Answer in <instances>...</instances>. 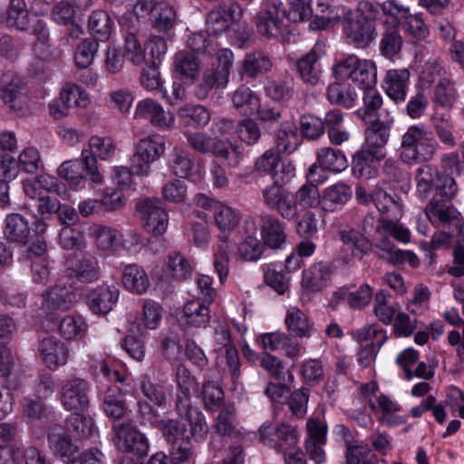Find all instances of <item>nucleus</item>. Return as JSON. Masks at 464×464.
I'll return each mask as SVG.
<instances>
[{
	"label": "nucleus",
	"instance_id": "6e6552de",
	"mask_svg": "<svg viewBox=\"0 0 464 464\" xmlns=\"http://www.w3.org/2000/svg\"><path fill=\"white\" fill-rule=\"evenodd\" d=\"M146 24V16H140L136 13V4L132 12L122 15L120 20V25L125 38V50L129 54H131L130 59L136 65L141 64L145 60L141 39L144 38Z\"/></svg>",
	"mask_w": 464,
	"mask_h": 464
},
{
	"label": "nucleus",
	"instance_id": "69168bd1",
	"mask_svg": "<svg viewBox=\"0 0 464 464\" xmlns=\"http://www.w3.org/2000/svg\"><path fill=\"white\" fill-rule=\"evenodd\" d=\"M294 198L296 208L298 206L304 208H316L321 202L318 187L307 182L297 189Z\"/></svg>",
	"mask_w": 464,
	"mask_h": 464
},
{
	"label": "nucleus",
	"instance_id": "f03ea898",
	"mask_svg": "<svg viewBox=\"0 0 464 464\" xmlns=\"http://www.w3.org/2000/svg\"><path fill=\"white\" fill-rule=\"evenodd\" d=\"M457 192L458 185L455 179L445 172L441 173L440 179L437 181L435 193L425 208L426 216L432 224L445 227L458 218L459 213L450 203Z\"/></svg>",
	"mask_w": 464,
	"mask_h": 464
},
{
	"label": "nucleus",
	"instance_id": "0eeeda50",
	"mask_svg": "<svg viewBox=\"0 0 464 464\" xmlns=\"http://www.w3.org/2000/svg\"><path fill=\"white\" fill-rule=\"evenodd\" d=\"M232 64L233 53L228 49L218 51V65L203 72L200 81L195 86V96L199 101H203L213 90L224 88L228 82Z\"/></svg>",
	"mask_w": 464,
	"mask_h": 464
},
{
	"label": "nucleus",
	"instance_id": "8fccbe9b",
	"mask_svg": "<svg viewBox=\"0 0 464 464\" xmlns=\"http://www.w3.org/2000/svg\"><path fill=\"white\" fill-rule=\"evenodd\" d=\"M235 132L238 139L248 146H254L261 140L262 132L259 124L251 118L237 121Z\"/></svg>",
	"mask_w": 464,
	"mask_h": 464
},
{
	"label": "nucleus",
	"instance_id": "20e7f679",
	"mask_svg": "<svg viewBox=\"0 0 464 464\" xmlns=\"http://www.w3.org/2000/svg\"><path fill=\"white\" fill-rule=\"evenodd\" d=\"M350 80L353 88H358L362 95L363 105L368 110L380 109L382 99L374 89L376 83V68L372 63L360 60L354 55H350Z\"/></svg>",
	"mask_w": 464,
	"mask_h": 464
},
{
	"label": "nucleus",
	"instance_id": "c756f323",
	"mask_svg": "<svg viewBox=\"0 0 464 464\" xmlns=\"http://www.w3.org/2000/svg\"><path fill=\"white\" fill-rule=\"evenodd\" d=\"M140 390L144 397L137 402L140 418L141 403H147L152 411H157L156 407L163 408L167 405V392L164 385L153 382L148 376H143L140 382Z\"/></svg>",
	"mask_w": 464,
	"mask_h": 464
},
{
	"label": "nucleus",
	"instance_id": "7ed1b4c3",
	"mask_svg": "<svg viewBox=\"0 0 464 464\" xmlns=\"http://www.w3.org/2000/svg\"><path fill=\"white\" fill-rule=\"evenodd\" d=\"M214 218L217 227L221 231L220 244L214 257V266L220 282L223 283L228 274L229 254L234 249V244L228 240L227 232H230L237 227L240 215L232 208L220 204L215 205Z\"/></svg>",
	"mask_w": 464,
	"mask_h": 464
},
{
	"label": "nucleus",
	"instance_id": "412c9836",
	"mask_svg": "<svg viewBox=\"0 0 464 464\" xmlns=\"http://www.w3.org/2000/svg\"><path fill=\"white\" fill-rule=\"evenodd\" d=\"M37 351L44 365L53 371L66 364L69 358V348L54 336H46L41 339Z\"/></svg>",
	"mask_w": 464,
	"mask_h": 464
},
{
	"label": "nucleus",
	"instance_id": "4468645a",
	"mask_svg": "<svg viewBox=\"0 0 464 464\" xmlns=\"http://www.w3.org/2000/svg\"><path fill=\"white\" fill-rule=\"evenodd\" d=\"M165 146L150 137L140 140L136 150L130 158V169L135 175L148 176L150 164L164 154Z\"/></svg>",
	"mask_w": 464,
	"mask_h": 464
},
{
	"label": "nucleus",
	"instance_id": "f257e3e1",
	"mask_svg": "<svg viewBox=\"0 0 464 464\" xmlns=\"http://www.w3.org/2000/svg\"><path fill=\"white\" fill-rule=\"evenodd\" d=\"M367 105H363L355 111V114L366 125L364 130L365 142L362 149L353 156V172L362 175L365 167H368L373 160H380L384 157L382 151L387 144L391 129L393 123L392 119L382 121L376 116L379 109L368 110Z\"/></svg>",
	"mask_w": 464,
	"mask_h": 464
},
{
	"label": "nucleus",
	"instance_id": "680f3d73",
	"mask_svg": "<svg viewBox=\"0 0 464 464\" xmlns=\"http://www.w3.org/2000/svg\"><path fill=\"white\" fill-rule=\"evenodd\" d=\"M99 43L95 38H86L79 46L74 54L75 64L82 69L88 68L99 49Z\"/></svg>",
	"mask_w": 464,
	"mask_h": 464
},
{
	"label": "nucleus",
	"instance_id": "7c9ffc66",
	"mask_svg": "<svg viewBox=\"0 0 464 464\" xmlns=\"http://www.w3.org/2000/svg\"><path fill=\"white\" fill-rule=\"evenodd\" d=\"M272 68L270 58L261 51L246 53L239 70L241 76L256 79L269 72Z\"/></svg>",
	"mask_w": 464,
	"mask_h": 464
},
{
	"label": "nucleus",
	"instance_id": "72a5a7b5",
	"mask_svg": "<svg viewBox=\"0 0 464 464\" xmlns=\"http://www.w3.org/2000/svg\"><path fill=\"white\" fill-rule=\"evenodd\" d=\"M215 431L223 437H237L240 434L237 429L236 409L232 403H224L215 419Z\"/></svg>",
	"mask_w": 464,
	"mask_h": 464
},
{
	"label": "nucleus",
	"instance_id": "a211bd4d",
	"mask_svg": "<svg viewBox=\"0 0 464 464\" xmlns=\"http://www.w3.org/2000/svg\"><path fill=\"white\" fill-rule=\"evenodd\" d=\"M175 408L179 416L186 421L189 440L203 441L208 433V425L202 411L191 402L187 403L186 400H180Z\"/></svg>",
	"mask_w": 464,
	"mask_h": 464
},
{
	"label": "nucleus",
	"instance_id": "3c124183",
	"mask_svg": "<svg viewBox=\"0 0 464 464\" xmlns=\"http://www.w3.org/2000/svg\"><path fill=\"white\" fill-rule=\"evenodd\" d=\"M276 440H274L273 448L277 452H285L293 450L298 441V433L295 427L282 423L275 430Z\"/></svg>",
	"mask_w": 464,
	"mask_h": 464
},
{
	"label": "nucleus",
	"instance_id": "4d7b16f0",
	"mask_svg": "<svg viewBox=\"0 0 464 464\" xmlns=\"http://www.w3.org/2000/svg\"><path fill=\"white\" fill-rule=\"evenodd\" d=\"M86 329V324L81 316L65 315L59 323L58 331L65 340H75L81 337Z\"/></svg>",
	"mask_w": 464,
	"mask_h": 464
},
{
	"label": "nucleus",
	"instance_id": "4c0bfd02",
	"mask_svg": "<svg viewBox=\"0 0 464 464\" xmlns=\"http://www.w3.org/2000/svg\"><path fill=\"white\" fill-rule=\"evenodd\" d=\"M9 456L13 464H52L46 455L34 446L14 445L9 450Z\"/></svg>",
	"mask_w": 464,
	"mask_h": 464
},
{
	"label": "nucleus",
	"instance_id": "6e6d98bb",
	"mask_svg": "<svg viewBox=\"0 0 464 464\" xmlns=\"http://www.w3.org/2000/svg\"><path fill=\"white\" fill-rule=\"evenodd\" d=\"M287 330L295 337L310 336L309 325L305 314L299 309L289 310L285 319Z\"/></svg>",
	"mask_w": 464,
	"mask_h": 464
},
{
	"label": "nucleus",
	"instance_id": "052dcab7",
	"mask_svg": "<svg viewBox=\"0 0 464 464\" xmlns=\"http://www.w3.org/2000/svg\"><path fill=\"white\" fill-rule=\"evenodd\" d=\"M59 100L64 109L85 108L89 103L87 94L77 85H68L63 88Z\"/></svg>",
	"mask_w": 464,
	"mask_h": 464
},
{
	"label": "nucleus",
	"instance_id": "58836bf2",
	"mask_svg": "<svg viewBox=\"0 0 464 464\" xmlns=\"http://www.w3.org/2000/svg\"><path fill=\"white\" fill-rule=\"evenodd\" d=\"M169 165L175 176L186 179L192 173L193 157L185 149L175 147L169 154Z\"/></svg>",
	"mask_w": 464,
	"mask_h": 464
},
{
	"label": "nucleus",
	"instance_id": "603ef678",
	"mask_svg": "<svg viewBox=\"0 0 464 464\" xmlns=\"http://www.w3.org/2000/svg\"><path fill=\"white\" fill-rule=\"evenodd\" d=\"M6 24L17 30H25L29 24V14L24 0H10Z\"/></svg>",
	"mask_w": 464,
	"mask_h": 464
},
{
	"label": "nucleus",
	"instance_id": "de8ad7c7",
	"mask_svg": "<svg viewBox=\"0 0 464 464\" xmlns=\"http://www.w3.org/2000/svg\"><path fill=\"white\" fill-rule=\"evenodd\" d=\"M402 37L396 28L385 30L380 42L381 53L389 60H393L401 51Z\"/></svg>",
	"mask_w": 464,
	"mask_h": 464
},
{
	"label": "nucleus",
	"instance_id": "9d476101",
	"mask_svg": "<svg viewBox=\"0 0 464 464\" xmlns=\"http://www.w3.org/2000/svg\"><path fill=\"white\" fill-rule=\"evenodd\" d=\"M287 18L283 3L279 0H268L256 16L257 32L266 38H278L284 29V18Z\"/></svg>",
	"mask_w": 464,
	"mask_h": 464
},
{
	"label": "nucleus",
	"instance_id": "e2e57ef3",
	"mask_svg": "<svg viewBox=\"0 0 464 464\" xmlns=\"http://www.w3.org/2000/svg\"><path fill=\"white\" fill-rule=\"evenodd\" d=\"M68 431L74 432L80 438H88L94 429V421L90 416L72 413L66 420Z\"/></svg>",
	"mask_w": 464,
	"mask_h": 464
},
{
	"label": "nucleus",
	"instance_id": "2eb2a0df",
	"mask_svg": "<svg viewBox=\"0 0 464 464\" xmlns=\"http://www.w3.org/2000/svg\"><path fill=\"white\" fill-rule=\"evenodd\" d=\"M48 441L56 456L66 464H81L82 459L88 454L102 452L91 449L81 452L79 447L72 443L70 436L61 427H53L48 432Z\"/></svg>",
	"mask_w": 464,
	"mask_h": 464
},
{
	"label": "nucleus",
	"instance_id": "c03bdc74",
	"mask_svg": "<svg viewBox=\"0 0 464 464\" xmlns=\"http://www.w3.org/2000/svg\"><path fill=\"white\" fill-rule=\"evenodd\" d=\"M297 128L293 123L285 122L276 135V151L278 153H292L297 146Z\"/></svg>",
	"mask_w": 464,
	"mask_h": 464
},
{
	"label": "nucleus",
	"instance_id": "f8f14e48",
	"mask_svg": "<svg viewBox=\"0 0 464 464\" xmlns=\"http://www.w3.org/2000/svg\"><path fill=\"white\" fill-rule=\"evenodd\" d=\"M140 420L158 429L166 442L170 445L179 442L188 435L186 424H181L176 419H162L157 411H152L147 403L140 404Z\"/></svg>",
	"mask_w": 464,
	"mask_h": 464
},
{
	"label": "nucleus",
	"instance_id": "bf43d9fd",
	"mask_svg": "<svg viewBox=\"0 0 464 464\" xmlns=\"http://www.w3.org/2000/svg\"><path fill=\"white\" fill-rule=\"evenodd\" d=\"M208 31H200L192 34L188 39V46L194 53H208L212 55L216 53L217 44L214 39L210 38Z\"/></svg>",
	"mask_w": 464,
	"mask_h": 464
},
{
	"label": "nucleus",
	"instance_id": "774afa93",
	"mask_svg": "<svg viewBox=\"0 0 464 464\" xmlns=\"http://www.w3.org/2000/svg\"><path fill=\"white\" fill-rule=\"evenodd\" d=\"M89 235L95 239L97 247L102 250L111 249L117 238L116 230L101 225L90 227Z\"/></svg>",
	"mask_w": 464,
	"mask_h": 464
},
{
	"label": "nucleus",
	"instance_id": "473e14b6",
	"mask_svg": "<svg viewBox=\"0 0 464 464\" xmlns=\"http://www.w3.org/2000/svg\"><path fill=\"white\" fill-rule=\"evenodd\" d=\"M212 156L222 160L225 166L237 169L244 159V149L237 142L219 138Z\"/></svg>",
	"mask_w": 464,
	"mask_h": 464
},
{
	"label": "nucleus",
	"instance_id": "2f4dec72",
	"mask_svg": "<svg viewBox=\"0 0 464 464\" xmlns=\"http://www.w3.org/2000/svg\"><path fill=\"white\" fill-rule=\"evenodd\" d=\"M121 280L125 289L136 295L146 293L150 285L146 271L136 264L125 266Z\"/></svg>",
	"mask_w": 464,
	"mask_h": 464
},
{
	"label": "nucleus",
	"instance_id": "9b49d317",
	"mask_svg": "<svg viewBox=\"0 0 464 464\" xmlns=\"http://www.w3.org/2000/svg\"><path fill=\"white\" fill-rule=\"evenodd\" d=\"M0 97L10 110L20 112L28 103L25 82L14 72H5L0 77Z\"/></svg>",
	"mask_w": 464,
	"mask_h": 464
},
{
	"label": "nucleus",
	"instance_id": "1a4fd4ad",
	"mask_svg": "<svg viewBox=\"0 0 464 464\" xmlns=\"http://www.w3.org/2000/svg\"><path fill=\"white\" fill-rule=\"evenodd\" d=\"M111 430L114 443L119 450L138 457H145L148 454L149 440L130 420L114 422Z\"/></svg>",
	"mask_w": 464,
	"mask_h": 464
},
{
	"label": "nucleus",
	"instance_id": "5fc2aeb1",
	"mask_svg": "<svg viewBox=\"0 0 464 464\" xmlns=\"http://www.w3.org/2000/svg\"><path fill=\"white\" fill-rule=\"evenodd\" d=\"M169 446V450L167 459L169 460L170 464H183L188 462L195 456V450L189 436H186L181 441Z\"/></svg>",
	"mask_w": 464,
	"mask_h": 464
},
{
	"label": "nucleus",
	"instance_id": "ddd939ff",
	"mask_svg": "<svg viewBox=\"0 0 464 464\" xmlns=\"http://www.w3.org/2000/svg\"><path fill=\"white\" fill-rule=\"evenodd\" d=\"M136 209L141 216L144 229L154 236L165 233L169 224L168 213L163 203L157 198H147L139 201Z\"/></svg>",
	"mask_w": 464,
	"mask_h": 464
},
{
	"label": "nucleus",
	"instance_id": "b1692460",
	"mask_svg": "<svg viewBox=\"0 0 464 464\" xmlns=\"http://www.w3.org/2000/svg\"><path fill=\"white\" fill-rule=\"evenodd\" d=\"M324 54L323 44L317 43L312 50L296 61L297 72L304 82L311 85H315L319 82L322 73L319 61Z\"/></svg>",
	"mask_w": 464,
	"mask_h": 464
},
{
	"label": "nucleus",
	"instance_id": "5701e85b",
	"mask_svg": "<svg viewBox=\"0 0 464 464\" xmlns=\"http://www.w3.org/2000/svg\"><path fill=\"white\" fill-rule=\"evenodd\" d=\"M202 62L190 51L178 52L173 60V70L178 79L185 84H194L200 75Z\"/></svg>",
	"mask_w": 464,
	"mask_h": 464
},
{
	"label": "nucleus",
	"instance_id": "f3484780",
	"mask_svg": "<svg viewBox=\"0 0 464 464\" xmlns=\"http://www.w3.org/2000/svg\"><path fill=\"white\" fill-rule=\"evenodd\" d=\"M90 384L79 377L65 381L61 386L60 396L62 404L69 411H83L90 404Z\"/></svg>",
	"mask_w": 464,
	"mask_h": 464
},
{
	"label": "nucleus",
	"instance_id": "13d9d810",
	"mask_svg": "<svg viewBox=\"0 0 464 464\" xmlns=\"http://www.w3.org/2000/svg\"><path fill=\"white\" fill-rule=\"evenodd\" d=\"M168 269L171 276L178 280H185L192 274L189 261L179 252H170L167 256Z\"/></svg>",
	"mask_w": 464,
	"mask_h": 464
},
{
	"label": "nucleus",
	"instance_id": "bb28decb",
	"mask_svg": "<svg viewBox=\"0 0 464 464\" xmlns=\"http://www.w3.org/2000/svg\"><path fill=\"white\" fill-rule=\"evenodd\" d=\"M43 307L50 312L69 310L75 299V294L72 285H66L60 279L54 286L43 295Z\"/></svg>",
	"mask_w": 464,
	"mask_h": 464
},
{
	"label": "nucleus",
	"instance_id": "393cba45",
	"mask_svg": "<svg viewBox=\"0 0 464 464\" xmlns=\"http://www.w3.org/2000/svg\"><path fill=\"white\" fill-rule=\"evenodd\" d=\"M101 408L104 414L111 420H126L129 409L126 395L117 385L106 388L102 397Z\"/></svg>",
	"mask_w": 464,
	"mask_h": 464
},
{
	"label": "nucleus",
	"instance_id": "79ce46f5",
	"mask_svg": "<svg viewBox=\"0 0 464 464\" xmlns=\"http://www.w3.org/2000/svg\"><path fill=\"white\" fill-rule=\"evenodd\" d=\"M441 173L430 165L418 169L416 174L417 190L421 198H428L430 191L435 192L437 181L440 179Z\"/></svg>",
	"mask_w": 464,
	"mask_h": 464
},
{
	"label": "nucleus",
	"instance_id": "c85d7f7f",
	"mask_svg": "<svg viewBox=\"0 0 464 464\" xmlns=\"http://www.w3.org/2000/svg\"><path fill=\"white\" fill-rule=\"evenodd\" d=\"M119 297V290L101 285L87 295L86 304L95 314H107L112 310Z\"/></svg>",
	"mask_w": 464,
	"mask_h": 464
},
{
	"label": "nucleus",
	"instance_id": "e433bc0d",
	"mask_svg": "<svg viewBox=\"0 0 464 464\" xmlns=\"http://www.w3.org/2000/svg\"><path fill=\"white\" fill-rule=\"evenodd\" d=\"M178 116L185 126L194 128L206 127L211 118L210 111L202 105L186 104L178 110Z\"/></svg>",
	"mask_w": 464,
	"mask_h": 464
},
{
	"label": "nucleus",
	"instance_id": "4be33fe9",
	"mask_svg": "<svg viewBox=\"0 0 464 464\" xmlns=\"http://www.w3.org/2000/svg\"><path fill=\"white\" fill-rule=\"evenodd\" d=\"M123 206V193L121 190L106 188L101 200L86 199L79 203L78 212L87 218L92 214L115 211Z\"/></svg>",
	"mask_w": 464,
	"mask_h": 464
},
{
	"label": "nucleus",
	"instance_id": "423d86ee",
	"mask_svg": "<svg viewBox=\"0 0 464 464\" xmlns=\"http://www.w3.org/2000/svg\"><path fill=\"white\" fill-rule=\"evenodd\" d=\"M136 13L140 16H146L147 23L155 32L164 34L169 39L173 37L177 14L169 4L156 0H138Z\"/></svg>",
	"mask_w": 464,
	"mask_h": 464
},
{
	"label": "nucleus",
	"instance_id": "a878e982",
	"mask_svg": "<svg viewBox=\"0 0 464 464\" xmlns=\"http://www.w3.org/2000/svg\"><path fill=\"white\" fill-rule=\"evenodd\" d=\"M3 233L7 242L20 246L27 245L32 238L30 222L26 217L19 213L6 216Z\"/></svg>",
	"mask_w": 464,
	"mask_h": 464
},
{
	"label": "nucleus",
	"instance_id": "39448f33",
	"mask_svg": "<svg viewBox=\"0 0 464 464\" xmlns=\"http://www.w3.org/2000/svg\"><path fill=\"white\" fill-rule=\"evenodd\" d=\"M82 150V160H67L58 168V175L65 179L73 189L85 187L87 180L92 184H101L102 175L98 169L97 160Z\"/></svg>",
	"mask_w": 464,
	"mask_h": 464
},
{
	"label": "nucleus",
	"instance_id": "09e8293b",
	"mask_svg": "<svg viewBox=\"0 0 464 464\" xmlns=\"http://www.w3.org/2000/svg\"><path fill=\"white\" fill-rule=\"evenodd\" d=\"M185 137L189 148L203 155H212L219 139L218 137H212L207 132L202 131H187L185 132Z\"/></svg>",
	"mask_w": 464,
	"mask_h": 464
},
{
	"label": "nucleus",
	"instance_id": "a19ab883",
	"mask_svg": "<svg viewBox=\"0 0 464 464\" xmlns=\"http://www.w3.org/2000/svg\"><path fill=\"white\" fill-rule=\"evenodd\" d=\"M348 201V186L343 182H338L323 192L324 209L334 211L342 208Z\"/></svg>",
	"mask_w": 464,
	"mask_h": 464
},
{
	"label": "nucleus",
	"instance_id": "f704fd0d",
	"mask_svg": "<svg viewBox=\"0 0 464 464\" xmlns=\"http://www.w3.org/2000/svg\"><path fill=\"white\" fill-rule=\"evenodd\" d=\"M331 271L328 266L318 263L304 270L302 286L309 292L322 290L330 279Z\"/></svg>",
	"mask_w": 464,
	"mask_h": 464
},
{
	"label": "nucleus",
	"instance_id": "dca6fc26",
	"mask_svg": "<svg viewBox=\"0 0 464 464\" xmlns=\"http://www.w3.org/2000/svg\"><path fill=\"white\" fill-rule=\"evenodd\" d=\"M242 16V9L235 1H222L210 12L206 18V30L213 35L226 32L230 25Z\"/></svg>",
	"mask_w": 464,
	"mask_h": 464
},
{
	"label": "nucleus",
	"instance_id": "0e129e2a",
	"mask_svg": "<svg viewBox=\"0 0 464 464\" xmlns=\"http://www.w3.org/2000/svg\"><path fill=\"white\" fill-rule=\"evenodd\" d=\"M318 162L333 172H341L346 169L345 155L331 148L322 149L318 152Z\"/></svg>",
	"mask_w": 464,
	"mask_h": 464
},
{
	"label": "nucleus",
	"instance_id": "ea45409f",
	"mask_svg": "<svg viewBox=\"0 0 464 464\" xmlns=\"http://www.w3.org/2000/svg\"><path fill=\"white\" fill-rule=\"evenodd\" d=\"M88 28L92 34L91 38L105 43L111 34V20L105 11H94L89 17Z\"/></svg>",
	"mask_w": 464,
	"mask_h": 464
},
{
	"label": "nucleus",
	"instance_id": "338daca9",
	"mask_svg": "<svg viewBox=\"0 0 464 464\" xmlns=\"http://www.w3.org/2000/svg\"><path fill=\"white\" fill-rule=\"evenodd\" d=\"M378 14L379 10L372 3L361 0L353 12L350 10V20L375 25Z\"/></svg>",
	"mask_w": 464,
	"mask_h": 464
},
{
	"label": "nucleus",
	"instance_id": "a18cd8bd",
	"mask_svg": "<svg viewBox=\"0 0 464 464\" xmlns=\"http://www.w3.org/2000/svg\"><path fill=\"white\" fill-rule=\"evenodd\" d=\"M375 37V25L350 20V44L366 48Z\"/></svg>",
	"mask_w": 464,
	"mask_h": 464
},
{
	"label": "nucleus",
	"instance_id": "cd10ccee",
	"mask_svg": "<svg viewBox=\"0 0 464 464\" xmlns=\"http://www.w3.org/2000/svg\"><path fill=\"white\" fill-rule=\"evenodd\" d=\"M411 72L408 69H392L387 71L382 87L386 94L396 103L406 99Z\"/></svg>",
	"mask_w": 464,
	"mask_h": 464
},
{
	"label": "nucleus",
	"instance_id": "aec40b11",
	"mask_svg": "<svg viewBox=\"0 0 464 464\" xmlns=\"http://www.w3.org/2000/svg\"><path fill=\"white\" fill-rule=\"evenodd\" d=\"M258 226L263 243L271 249H282L286 242L285 223L273 214L261 213Z\"/></svg>",
	"mask_w": 464,
	"mask_h": 464
},
{
	"label": "nucleus",
	"instance_id": "37998d69",
	"mask_svg": "<svg viewBox=\"0 0 464 464\" xmlns=\"http://www.w3.org/2000/svg\"><path fill=\"white\" fill-rule=\"evenodd\" d=\"M167 38L163 35H151L145 44L143 54L146 64H152L153 67H159L161 59L167 52Z\"/></svg>",
	"mask_w": 464,
	"mask_h": 464
},
{
	"label": "nucleus",
	"instance_id": "864d4df0",
	"mask_svg": "<svg viewBox=\"0 0 464 464\" xmlns=\"http://www.w3.org/2000/svg\"><path fill=\"white\" fill-rule=\"evenodd\" d=\"M201 398L207 411H214L220 406L223 407L224 392L222 388L213 381H208L203 383Z\"/></svg>",
	"mask_w": 464,
	"mask_h": 464
},
{
	"label": "nucleus",
	"instance_id": "c9c22d12",
	"mask_svg": "<svg viewBox=\"0 0 464 464\" xmlns=\"http://www.w3.org/2000/svg\"><path fill=\"white\" fill-rule=\"evenodd\" d=\"M183 317L188 325L193 327H206L210 321L208 305L199 300H191L183 307Z\"/></svg>",
	"mask_w": 464,
	"mask_h": 464
},
{
	"label": "nucleus",
	"instance_id": "6ab92c4d",
	"mask_svg": "<svg viewBox=\"0 0 464 464\" xmlns=\"http://www.w3.org/2000/svg\"><path fill=\"white\" fill-rule=\"evenodd\" d=\"M66 273L82 283H93L100 278L98 260L90 255H72L66 259Z\"/></svg>",
	"mask_w": 464,
	"mask_h": 464
},
{
	"label": "nucleus",
	"instance_id": "49530a36",
	"mask_svg": "<svg viewBox=\"0 0 464 464\" xmlns=\"http://www.w3.org/2000/svg\"><path fill=\"white\" fill-rule=\"evenodd\" d=\"M457 96L455 83L449 78H440L434 87L433 102L443 108H451Z\"/></svg>",
	"mask_w": 464,
	"mask_h": 464
}]
</instances>
